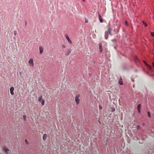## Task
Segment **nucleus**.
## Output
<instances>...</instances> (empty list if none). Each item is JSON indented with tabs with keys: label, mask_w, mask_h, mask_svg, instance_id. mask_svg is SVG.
Here are the masks:
<instances>
[{
	"label": "nucleus",
	"mask_w": 154,
	"mask_h": 154,
	"mask_svg": "<svg viewBox=\"0 0 154 154\" xmlns=\"http://www.w3.org/2000/svg\"><path fill=\"white\" fill-rule=\"evenodd\" d=\"M3 149L4 151L6 153H7V152L9 151L8 149L5 147H4L3 148Z\"/></svg>",
	"instance_id": "9"
},
{
	"label": "nucleus",
	"mask_w": 154,
	"mask_h": 154,
	"mask_svg": "<svg viewBox=\"0 0 154 154\" xmlns=\"http://www.w3.org/2000/svg\"><path fill=\"white\" fill-rule=\"evenodd\" d=\"M39 53L40 54H41L42 53L43 51V48L41 47H40L39 48Z\"/></svg>",
	"instance_id": "10"
},
{
	"label": "nucleus",
	"mask_w": 154,
	"mask_h": 154,
	"mask_svg": "<svg viewBox=\"0 0 154 154\" xmlns=\"http://www.w3.org/2000/svg\"><path fill=\"white\" fill-rule=\"evenodd\" d=\"M25 142L27 144H29V143L26 140H25Z\"/></svg>",
	"instance_id": "22"
},
{
	"label": "nucleus",
	"mask_w": 154,
	"mask_h": 154,
	"mask_svg": "<svg viewBox=\"0 0 154 154\" xmlns=\"http://www.w3.org/2000/svg\"><path fill=\"white\" fill-rule=\"evenodd\" d=\"M137 110H138V113H140V109H137Z\"/></svg>",
	"instance_id": "26"
},
{
	"label": "nucleus",
	"mask_w": 154,
	"mask_h": 154,
	"mask_svg": "<svg viewBox=\"0 0 154 154\" xmlns=\"http://www.w3.org/2000/svg\"><path fill=\"white\" fill-rule=\"evenodd\" d=\"M63 48H65V46L64 45H63Z\"/></svg>",
	"instance_id": "28"
},
{
	"label": "nucleus",
	"mask_w": 154,
	"mask_h": 154,
	"mask_svg": "<svg viewBox=\"0 0 154 154\" xmlns=\"http://www.w3.org/2000/svg\"><path fill=\"white\" fill-rule=\"evenodd\" d=\"M23 118L24 121H26V116L25 115H23Z\"/></svg>",
	"instance_id": "14"
},
{
	"label": "nucleus",
	"mask_w": 154,
	"mask_h": 154,
	"mask_svg": "<svg viewBox=\"0 0 154 154\" xmlns=\"http://www.w3.org/2000/svg\"><path fill=\"white\" fill-rule=\"evenodd\" d=\"M135 62H136L137 61H138V59L137 58V57H135Z\"/></svg>",
	"instance_id": "17"
},
{
	"label": "nucleus",
	"mask_w": 154,
	"mask_h": 154,
	"mask_svg": "<svg viewBox=\"0 0 154 154\" xmlns=\"http://www.w3.org/2000/svg\"><path fill=\"white\" fill-rule=\"evenodd\" d=\"M110 25L109 23L108 25H107V32L108 33H109V35H111L110 32L111 30V29L110 28Z\"/></svg>",
	"instance_id": "1"
},
{
	"label": "nucleus",
	"mask_w": 154,
	"mask_h": 154,
	"mask_svg": "<svg viewBox=\"0 0 154 154\" xmlns=\"http://www.w3.org/2000/svg\"><path fill=\"white\" fill-rule=\"evenodd\" d=\"M29 63L30 64V65L32 66H33V60L32 59H30L29 61Z\"/></svg>",
	"instance_id": "5"
},
{
	"label": "nucleus",
	"mask_w": 154,
	"mask_h": 154,
	"mask_svg": "<svg viewBox=\"0 0 154 154\" xmlns=\"http://www.w3.org/2000/svg\"><path fill=\"white\" fill-rule=\"evenodd\" d=\"M14 88L13 87H11L10 88V91L11 94L12 95H13L14 94Z\"/></svg>",
	"instance_id": "7"
},
{
	"label": "nucleus",
	"mask_w": 154,
	"mask_h": 154,
	"mask_svg": "<svg viewBox=\"0 0 154 154\" xmlns=\"http://www.w3.org/2000/svg\"><path fill=\"white\" fill-rule=\"evenodd\" d=\"M125 23L126 26H128V22L127 21H125Z\"/></svg>",
	"instance_id": "23"
},
{
	"label": "nucleus",
	"mask_w": 154,
	"mask_h": 154,
	"mask_svg": "<svg viewBox=\"0 0 154 154\" xmlns=\"http://www.w3.org/2000/svg\"><path fill=\"white\" fill-rule=\"evenodd\" d=\"M47 138V135L46 134H45L43 136V140H45Z\"/></svg>",
	"instance_id": "13"
},
{
	"label": "nucleus",
	"mask_w": 154,
	"mask_h": 154,
	"mask_svg": "<svg viewBox=\"0 0 154 154\" xmlns=\"http://www.w3.org/2000/svg\"><path fill=\"white\" fill-rule=\"evenodd\" d=\"M99 51L100 53H102V51H103L102 45L101 43H100L99 44Z\"/></svg>",
	"instance_id": "4"
},
{
	"label": "nucleus",
	"mask_w": 154,
	"mask_h": 154,
	"mask_svg": "<svg viewBox=\"0 0 154 154\" xmlns=\"http://www.w3.org/2000/svg\"><path fill=\"white\" fill-rule=\"evenodd\" d=\"M141 107V105L140 104H138L137 105V109H140Z\"/></svg>",
	"instance_id": "16"
},
{
	"label": "nucleus",
	"mask_w": 154,
	"mask_h": 154,
	"mask_svg": "<svg viewBox=\"0 0 154 154\" xmlns=\"http://www.w3.org/2000/svg\"><path fill=\"white\" fill-rule=\"evenodd\" d=\"M99 19L100 23H102L103 22V20L100 14H99Z\"/></svg>",
	"instance_id": "11"
},
{
	"label": "nucleus",
	"mask_w": 154,
	"mask_h": 154,
	"mask_svg": "<svg viewBox=\"0 0 154 154\" xmlns=\"http://www.w3.org/2000/svg\"><path fill=\"white\" fill-rule=\"evenodd\" d=\"M82 0L84 2H85V0Z\"/></svg>",
	"instance_id": "32"
},
{
	"label": "nucleus",
	"mask_w": 154,
	"mask_h": 154,
	"mask_svg": "<svg viewBox=\"0 0 154 154\" xmlns=\"http://www.w3.org/2000/svg\"><path fill=\"white\" fill-rule=\"evenodd\" d=\"M143 24L145 25V26L146 27L147 26V24L145 22H143Z\"/></svg>",
	"instance_id": "21"
},
{
	"label": "nucleus",
	"mask_w": 154,
	"mask_h": 154,
	"mask_svg": "<svg viewBox=\"0 0 154 154\" xmlns=\"http://www.w3.org/2000/svg\"><path fill=\"white\" fill-rule=\"evenodd\" d=\"M71 52V51L69 50L66 52L65 55L66 56H68Z\"/></svg>",
	"instance_id": "12"
},
{
	"label": "nucleus",
	"mask_w": 154,
	"mask_h": 154,
	"mask_svg": "<svg viewBox=\"0 0 154 154\" xmlns=\"http://www.w3.org/2000/svg\"><path fill=\"white\" fill-rule=\"evenodd\" d=\"M112 41L113 42H116V39H113L112 40Z\"/></svg>",
	"instance_id": "24"
},
{
	"label": "nucleus",
	"mask_w": 154,
	"mask_h": 154,
	"mask_svg": "<svg viewBox=\"0 0 154 154\" xmlns=\"http://www.w3.org/2000/svg\"><path fill=\"white\" fill-rule=\"evenodd\" d=\"M136 138L137 139V140H138L139 139V138H138V137H137Z\"/></svg>",
	"instance_id": "30"
},
{
	"label": "nucleus",
	"mask_w": 154,
	"mask_h": 154,
	"mask_svg": "<svg viewBox=\"0 0 154 154\" xmlns=\"http://www.w3.org/2000/svg\"><path fill=\"white\" fill-rule=\"evenodd\" d=\"M150 34H151V35L152 36L154 37V32H151Z\"/></svg>",
	"instance_id": "19"
},
{
	"label": "nucleus",
	"mask_w": 154,
	"mask_h": 154,
	"mask_svg": "<svg viewBox=\"0 0 154 154\" xmlns=\"http://www.w3.org/2000/svg\"><path fill=\"white\" fill-rule=\"evenodd\" d=\"M17 31H14V35L16 36L17 34Z\"/></svg>",
	"instance_id": "20"
},
{
	"label": "nucleus",
	"mask_w": 154,
	"mask_h": 154,
	"mask_svg": "<svg viewBox=\"0 0 154 154\" xmlns=\"http://www.w3.org/2000/svg\"><path fill=\"white\" fill-rule=\"evenodd\" d=\"M79 95H77L75 97V101L77 104H78L79 102Z\"/></svg>",
	"instance_id": "3"
},
{
	"label": "nucleus",
	"mask_w": 154,
	"mask_h": 154,
	"mask_svg": "<svg viewBox=\"0 0 154 154\" xmlns=\"http://www.w3.org/2000/svg\"><path fill=\"white\" fill-rule=\"evenodd\" d=\"M147 114H148V116L150 118L151 117V116H150V113L149 112H147Z\"/></svg>",
	"instance_id": "18"
},
{
	"label": "nucleus",
	"mask_w": 154,
	"mask_h": 154,
	"mask_svg": "<svg viewBox=\"0 0 154 154\" xmlns=\"http://www.w3.org/2000/svg\"><path fill=\"white\" fill-rule=\"evenodd\" d=\"M25 24H26V22H25Z\"/></svg>",
	"instance_id": "33"
},
{
	"label": "nucleus",
	"mask_w": 154,
	"mask_h": 154,
	"mask_svg": "<svg viewBox=\"0 0 154 154\" xmlns=\"http://www.w3.org/2000/svg\"><path fill=\"white\" fill-rule=\"evenodd\" d=\"M85 22L86 23H88V21L87 20H85Z\"/></svg>",
	"instance_id": "29"
},
{
	"label": "nucleus",
	"mask_w": 154,
	"mask_h": 154,
	"mask_svg": "<svg viewBox=\"0 0 154 154\" xmlns=\"http://www.w3.org/2000/svg\"><path fill=\"white\" fill-rule=\"evenodd\" d=\"M143 62H144V63L146 65V66H147L149 67V68L150 69L151 68V66H149L147 63H146V62L144 61H143Z\"/></svg>",
	"instance_id": "15"
},
{
	"label": "nucleus",
	"mask_w": 154,
	"mask_h": 154,
	"mask_svg": "<svg viewBox=\"0 0 154 154\" xmlns=\"http://www.w3.org/2000/svg\"><path fill=\"white\" fill-rule=\"evenodd\" d=\"M38 101L39 102L41 103L42 104V105H44V102L45 101L44 100L42 99V97L41 96L38 99Z\"/></svg>",
	"instance_id": "2"
},
{
	"label": "nucleus",
	"mask_w": 154,
	"mask_h": 154,
	"mask_svg": "<svg viewBox=\"0 0 154 154\" xmlns=\"http://www.w3.org/2000/svg\"><path fill=\"white\" fill-rule=\"evenodd\" d=\"M119 84L121 85H123V81H122V77H120V78H119Z\"/></svg>",
	"instance_id": "8"
},
{
	"label": "nucleus",
	"mask_w": 154,
	"mask_h": 154,
	"mask_svg": "<svg viewBox=\"0 0 154 154\" xmlns=\"http://www.w3.org/2000/svg\"><path fill=\"white\" fill-rule=\"evenodd\" d=\"M99 108L100 109H102V108L101 106L100 105H99Z\"/></svg>",
	"instance_id": "25"
},
{
	"label": "nucleus",
	"mask_w": 154,
	"mask_h": 154,
	"mask_svg": "<svg viewBox=\"0 0 154 154\" xmlns=\"http://www.w3.org/2000/svg\"><path fill=\"white\" fill-rule=\"evenodd\" d=\"M65 37H66V39H67V41H68V42L70 44H72V41H71L70 40V39H69L68 36V35H65Z\"/></svg>",
	"instance_id": "6"
},
{
	"label": "nucleus",
	"mask_w": 154,
	"mask_h": 154,
	"mask_svg": "<svg viewBox=\"0 0 154 154\" xmlns=\"http://www.w3.org/2000/svg\"><path fill=\"white\" fill-rule=\"evenodd\" d=\"M152 66L153 67H154V63H152Z\"/></svg>",
	"instance_id": "27"
},
{
	"label": "nucleus",
	"mask_w": 154,
	"mask_h": 154,
	"mask_svg": "<svg viewBox=\"0 0 154 154\" xmlns=\"http://www.w3.org/2000/svg\"><path fill=\"white\" fill-rule=\"evenodd\" d=\"M137 128H140V126H139L138 125V126H137Z\"/></svg>",
	"instance_id": "31"
}]
</instances>
